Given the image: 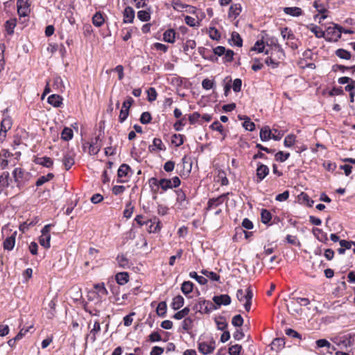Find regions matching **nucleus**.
<instances>
[{"mask_svg": "<svg viewBox=\"0 0 355 355\" xmlns=\"http://www.w3.org/2000/svg\"><path fill=\"white\" fill-rule=\"evenodd\" d=\"M265 45L263 40H258L255 42L254 46L251 48V51H254L258 53H263L264 52L265 54L268 55L269 54V51L266 50L264 51Z\"/></svg>", "mask_w": 355, "mask_h": 355, "instance_id": "obj_33", "label": "nucleus"}, {"mask_svg": "<svg viewBox=\"0 0 355 355\" xmlns=\"http://www.w3.org/2000/svg\"><path fill=\"white\" fill-rule=\"evenodd\" d=\"M261 222L264 224H268L272 219V214L270 211L263 209L261 212Z\"/></svg>", "mask_w": 355, "mask_h": 355, "instance_id": "obj_42", "label": "nucleus"}, {"mask_svg": "<svg viewBox=\"0 0 355 355\" xmlns=\"http://www.w3.org/2000/svg\"><path fill=\"white\" fill-rule=\"evenodd\" d=\"M16 26V21L13 20H8L5 23V28L7 33L9 35H12L14 33L15 27Z\"/></svg>", "mask_w": 355, "mask_h": 355, "instance_id": "obj_52", "label": "nucleus"}, {"mask_svg": "<svg viewBox=\"0 0 355 355\" xmlns=\"http://www.w3.org/2000/svg\"><path fill=\"white\" fill-rule=\"evenodd\" d=\"M193 322V320L190 318H184L182 323V329L185 331L190 330L192 328Z\"/></svg>", "mask_w": 355, "mask_h": 355, "instance_id": "obj_63", "label": "nucleus"}, {"mask_svg": "<svg viewBox=\"0 0 355 355\" xmlns=\"http://www.w3.org/2000/svg\"><path fill=\"white\" fill-rule=\"evenodd\" d=\"M313 233L318 241L322 243H326L328 241L327 234L322 230L315 227L313 229Z\"/></svg>", "mask_w": 355, "mask_h": 355, "instance_id": "obj_27", "label": "nucleus"}, {"mask_svg": "<svg viewBox=\"0 0 355 355\" xmlns=\"http://www.w3.org/2000/svg\"><path fill=\"white\" fill-rule=\"evenodd\" d=\"M252 297L253 293L251 286H248L246 288L245 293H244V291L242 289H239L236 291V298L238 300L241 302H243L244 300L245 301V302L243 304V306L245 311L248 312H249L251 309Z\"/></svg>", "mask_w": 355, "mask_h": 355, "instance_id": "obj_2", "label": "nucleus"}, {"mask_svg": "<svg viewBox=\"0 0 355 355\" xmlns=\"http://www.w3.org/2000/svg\"><path fill=\"white\" fill-rule=\"evenodd\" d=\"M152 119L151 114L148 112H144L141 114L139 121L142 124H148Z\"/></svg>", "mask_w": 355, "mask_h": 355, "instance_id": "obj_58", "label": "nucleus"}, {"mask_svg": "<svg viewBox=\"0 0 355 355\" xmlns=\"http://www.w3.org/2000/svg\"><path fill=\"white\" fill-rule=\"evenodd\" d=\"M134 103V100L132 97L128 96V98L123 103L122 108L120 111L119 121L120 123H123L128 118L129 115V110L132 103Z\"/></svg>", "mask_w": 355, "mask_h": 355, "instance_id": "obj_5", "label": "nucleus"}, {"mask_svg": "<svg viewBox=\"0 0 355 355\" xmlns=\"http://www.w3.org/2000/svg\"><path fill=\"white\" fill-rule=\"evenodd\" d=\"M48 103L55 107H59L62 104V98L58 94H51L48 97Z\"/></svg>", "mask_w": 355, "mask_h": 355, "instance_id": "obj_23", "label": "nucleus"}, {"mask_svg": "<svg viewBox=\"0 0 355 355\" xmlns=\"http://www.w3.org/2000/svg\"><path fill=\"white\" fill-rule=\"evenodd\" d=\"M186 125V116H183L182 118L178 120L175 124L173 125L174 129L176 131H180L182 130V128Z\"/></svg>", "mask_w": 355, "mask_h": 355, "instance_id": "obj_56", "label": "nucleus"}, {"mask_svg": "<svg viewBox=\"0 0 355 355\" xmlns=\"http://www.w3.org/2000/svg\"><path fill=\"white\" fill-rule=\"evenodd\" d=\"M175 39V31L173 29H168L163 34V40L168 43H174Z\"/></svg>", "mask_w": 355, "mask_h": 355, "instance_id": "obj_31", "label": "nucleus"}, {"mask_svg": "<svg viewBox=\"0 0 355 355\" xmlns=\"http://www.w3.org/2000/svg\"><path fill=\"white\" fill-rule=\"evenodd\" d=\"M53 226L51 224L46 225L42 230V235L39 238L40 244L44 248H50L51 235L50 231Z\"/></svg>", "mask_w": 355, "mask_h": 355, "instance_id": "obj_4", "label": "nucleus"}, {"mask_svg": "<svg viewBox=\"0 0 355 355\" xmlns=\"http://www.w3.org/2000/svg\"><path fill=\"white\" fill-rule=\"evenodd\" d=\"M209 35L214 40H219L220 39L219 31L214 27L209 28Z\"/></svg>", "mask_w": 355, "mask_h": 355, "instance_id": "obj_55", "label": "nucleus"}, {"mask_svg": "<svg viewBox=\"0 0 355 355\" xmlns=\"http://www.w3.org/2000/svg\"><path fill=\"white\" fill-rule=\"evenodd\" d=\"M201 273L206 276L207 277L209 278L212 281L215 282H219L220 281V275L216 274L214 272L212 271H208L207 270H202L201 271Z\"/></svg>", "mask_w": 355, "mask_h": 355, "instance_id": "obj_48", "label": "nucleus"}, {"mask_svg": "<svg viewBox=\"0 0 355 355\" xmlns=\"http://www.w3.org/2000/svg\"><path fill=\"white\" fill-rule=\"evenodd\" d=\"M266 44L268 46H272V49L277 52L279 59H284L285 53L282 46L279 44L277 39L271 37L267 40Z\"/></svg>", "mask_w": 355, "mask_h": 355, "instance_id": "obj_9", "label": "nucleus"}, {"mask_svg": "<svg viewBox=\"0 0 355 355\" xmlns=\"http://www.w3.org/2000/svg\"><path fill=\"white\" fill-rule=\"evenodd\" d=\"M184 299L182 295H177L173 299V302L171 304V308L173 310H178L183 306Z\"/></svg>", "mask_w": 355, "mask_h": 355, "instance_id": "obj_30", "label": "nucleus"}, {"mask_svg": "<svg viewBox=\"0 0 355 355\" xmlns=\"http://www.w3.org/2000/svg\"><path fill=\"white\" fill-rule=\"evenodd\" d=\"M184 136L180 134H174L172 136L171 143L175 146L179 147L184 144Z\"/></svg>", "mask_w": 355, "mask_h": 355, "instance_id": "obj_44", "label": "nucleus"}, {"mask_svg": "<svg viewBox=\"0 0 355 355\" xmlns=\"http://www.w3.org/2000/svg\"><path fill=\"white\" fill-rule=\"evenodd\" d=\"M269 168L266 165L261 162H258L256 169V182L257 183L262 182L263 179L269 174Z\"/></svg>", "mask_w": 355, "mask_h": 355, "instance_id": "obj_7", "label": "nucleus"}, {"mask_svg": "<svg viewBox=\"0 0 355 355\" xmlns=\"http://www.w3.org/2000/svg\"><path fill=\"white\" fill-rule=\"evenodd\" d=\"M34 162L36 164H39L49 168L53 167V161L49 157H35Z\"/></svg>", "mask_w": 355, "mask_h": 355, "instance_id": "obj_21", "label": "nucleus"}, {"mask_svg": "<svg viewBox=\"0 0 355 355\" xmlns=\"http://www.w3.org/2000/svg\"><path fill=\"white\" fill-rule=\"evenodd\" d=\"M313 7L320 14H324V13H326L327 12V10L324 7V6L322 3H321L319 0H315L313 2Z\"/></svg>", "mask_w": 355, "mask_h": 355, "instance_id": "obj_60", "label": "nucleus"}, {"mask_svg": "<svg viewBox=\"0 0 355 355\" xmlns=\"http://www.w3.org/2000/svg\"><path fill=\"white\" fill-rule=\"evenodd\" d=\"M100 141L101 139L99 135L92 139L89 148L90 154L96 155L100 151L101 147V145L99 144Z\"/></svg>", "mask_w": 355, "mask_h": 355, "instance_id": "obj_20", "label": "nucleus"}, {"mask_svg": "<svg viewBox=\"0 0 355 355\" xmlns=\"http://www.w3.org/2000/svg\"><path fill=\"white\" fill-rule=\"evenodd\" d=\"M193 284L190 281H185L182 283L181 286L182 292L187 295L191 293L193 289Z\"/></svg>", "mask_w": 355, "mask_h": 355, "instance_id": "obj_38", "label": "nucleus"}, {"mask_svg": "<svg viewBox=\"0 0 355 355\" xmlns=\"http://www.w3.org/2000/svg\"><path fill=\"white\" fill-rule=\"evenodd\" d=\"M12 175L14 178V181L17 184V187L18 188V192L16 193L15 196H17L20 193L26 181L28 180L27 176L28 173L21 168H15L13 170Z\"/></svg>", "mask_w": 355, "mask_h": 355, "instance_id": "obj_1", "label": "nucleus"}, {"mask_svg": "<svg viewBox=\"0 0 355 355\" xmlns=\"http://www.w3.org/2000/svg\"><path fill=\"white\" fill-rule=\"evenodd\" d=\"M335 53L338 58L341 59L349 60L351 58V53L343 49H337Z\"/></svg>", "mask_w": 355, "mask_h": 355, "instance_id": "obj_45", "label": "nucleus"}, {"mask_svg": "<svg viewBox=\"0 0 355 355\" xmlns=\"http://www.w3.org/2000/svg\"><path fill=\"white\" fill-rule=\"evenodd\" d=\"M231 40L236 46L241 47L243 45V40L237 32H232L231 35Z\"/></svg>", "mask_w": 355, "mask_h": 355, "instance_id": "obj_46", "label": "nucleus"}, {"mask_svg": "<svg viewBox=\"0 0 355 355\" xmlns=\"http://www.w3.org/2000/svg\"><path fill=\"white\" fill-rule=\"evenodd\" d=\"M242 10L240 3L232 4L229 8L228 17L233 19H236L241 13Z\"/></svg>", "mask_w": 355, "mask_h": 355, "instance_id": "obj_19", "label": "nucleus"}, {"mask_svg": "<svg viewBox=\"0 0 355 355\" xmlns=\"http://www.w3.org/2000/svg\"><path fill=\"white\" fill-rule=\"evenodd\" d=\"M16 236L17 232H14L10 236L7 237L4 240L3 243V247L4 250L10 251L14 248L15 245Z\"/></svg>", "mask_w": 355, "mask_h": 355, "instance_id": "obj_15", "label": "nucleus"}, {"mask_svg": "<svg viewBox=\"0 0 355 355\" xmlns=\"http://www.w3.org/2000/svg\"><path fill=\"white\" fill-rule=\"evenodd\" d=\"M94 288L96 291V293L100 297H103L108 293L107 289L105 287L104 283L96 284L94 286Z\"/></svg>", "mask_w": 355, "mask_h": 355, "instance_id": "obj_36", "label": "nucleus"}, {"mask_svg": "<svg viewBox=\"0 0 355 355\" xmlns=\"http://www.w3.org/2000/svg\"><path fill=\"white\" fill-rule=\"evenodd\" d=\"M73 130L67 127H65L61 132V138L64 141H69L73 138Z\"/></svg>", "mask_w": 355, "mask_h": 355, "instance_id": "obj_43", "label": "nucleus"}, {"mask_svg": "<svg viewBox=\"0 0 355 355\" xmlns=\"http://www.w3.org/2000/svg\"><path fill=\"white\" fill-rule=\"evenodd\" d=\"M132 171L131 168L126 164H123L118 169L117 175L119 178H128L129 173Z\"/></svg>", "mask_w": 355, "mask_h": 355, "instance_id": "obj_25", "label": "nucleus"}, {"mask_svg": "<svg viewBox=\"0 0 355 355\" xmlns=\"http://www.w3.org/2000/svg\"><path fill=\"white\" fill-rule=\"evenodd\" d=\"M101 328L100 322L98 320H96L94 323L92 329L90 330L89 334L86 336L85 339L87 340L90 336L91 341L92 343L95 342L96 340V336L101 331Z\"/></svg>", "mask_w": 355, "mask_h": 355, "instance_id": "obj_17", "label": "nucleus"}, {"mask_svg": "<svg viewBox=\"0 0 355 355\" xmlns=\"http://www.w3.org/2000/svg\"><path fill=\"white\" fill-rule=\"evenodd\" d=\"M242 346L236 344L229 347L228 352L230 355H239Z\"/></svg>", "mask_w": 355, "mask_h": 355, "instance_id": "obj_57", "label": "nucleus"}, {"mask_svg": "<svg viewBox=\"0 0 355 355\" xmlns=\"http://www.w3.org/2000/svg\"><path fill=\"white\" fill-rule=\"evenodd\" d=\"M285 334L289 337H291L293 338H297L299 340L302 339V335L300 334L298 332H297L295 330H294L293 329H291V328L286 329L285 330Z\"/></svg>", "mask_w": 355, "mask_h": 355, "instance_id": "obj_59", "label": "nucleus"}, {"mask_svg": "<svg viewBox=\"0 0 355 355\" xmlns=\"http://www.w3.org/2000/svg\"><path fill=\"white\" fill-rule=\"evenodd\" d=\"M354 336L351 334L345 335L340 338L337 339V345L341 347H351L354 343Z\"/></svg>", "mask_w": 355, "mask_h": 355, "instance_id": "obj_14", "label": "nucleus"}, {"mask_svg": "<svg viewBox=\"0 0 355 355\" xmlns=\"http://www.w3.org/2000/svg\"><path fill=\"white\" fill-rule=\"evenodd\" d=\"M209 128L213 130L219 132L223 136V139L226 137V133L224 131L223 125L218 121H215L213 122L210 125Z\"/></svg>", "mask_w": 355, "mask_h": 355, "instance_id": "obj_39", "label": "nucleus"}, {"mask_svg": "<svg viewBox=\"0 0 355 355\" xmlns=\"http://www.w3.org/2000/svg\"><path fill=\"white\" fill-rule=\"evenodd\" d=\"M201 115L200 114V113L198 112H195L189 115L188 119L189 121L190 124L193 125L197 123Z\"/></svg>", "mask_w": 355, "mask_h": 355, "instance_id": "obj_64", "label": "nucleus"}, {"mask_svg": "<svg viewBox=\"0 0 355 355\" xmlns=\"http://www.w3.org/2000/svg\"><path fill=\"white\" fill-rule=\"evenodd\" d=\"M105 21L103 15L100 12H96L92 17V23L96 27H101Z\"/></svg>", "mask_w": 355, "mask_h": 355, "instance_id": "obj_35", "label": "nucleus"}, {"mask_svg": "<svg viewBox=\"0 0 355 355\" xmlns=\"http://www.w3.org/2000/svg\"><path fill=\"white\" fill-rule=\"evenodd\" d=\"M229 194V193H223L217 198H212L209 199L206 209L211 210L222 205L225 201H227V196Z\"/></svg>", "mask_w": 355, "mask_h": 355, "instance_id": "obj_6", "label": "nucleus"}, {"mask_svg": "<svg viewBox=\"0 0 355 355\" xmlns=\"http://www.w3.org/2000/svg\"><path fill=\"white\" fill-rule=\"evenodd\" d=\"M238 118L240 120H244L243 123V127L248 131H253L255 129V124L254 122L250 121V119L247 116L239 115Z\"/></svg>", "mask_w": 355, "mask_h": 355, "instance_id": "obj_24", "label": "nucleus"}, {"mask_svg": "<svg viewBox=\"0 0 355 355\" xmlns=\"http://www.w3.org/2000/svg\"><path fill=\"white\" fill-rule=\"evenodd\" d=\"M10 174L8 172L5 171L0 175V194L4 193L8 196V193L5 191L10 184Z\"/></svg>", "mask_w": 355, "mask_h": 355, "instance_id": "obj_13", "label": "nucleus"}, {"mask_svg": "<svg viewBox=\"0 0 355 355\" xmlns=\"http://www.w3.org/2000/svg\"><path fill=\"white\" fill-rule=\"evenodd\" d=\"M214 305L217 306L218 309L222 306H227L231 303V297L227 294H223L220 295H214L212 298Z\"/></svg>", "mask_w": 355, "mask_h": 355, "instance_id": "obj_12", "label": "nucleus"}, {"mask_svg": "<svg viewBox=\"0 0 355 355\" xmlns=\"http://www.w3.org/2000/svg\"><path fill=\"white\" fill-rule=\"evenodd\" d=\"M116 260L119 267H121L122 268H127L129 267V261L124 254H118Z\"/></svg>", "mask_w": 355, "mask_h": 355, "instance_id": "obj_34", "label": "nucleus"}, {"mask_svg": "<svg viewBox=\"0 0 355 355\" xmlns=\"http://www.w3.org/2000/svg\"><path fill=\"white\" fill-rule=\"evenodd\" d=\"M232 324L234 326V327H240L243 325V318H242V316L241 315H234L233 318H232Z\"/></svg>", "mask_w": 355, "mask_h": 355, "instance_id": "obj_61", "label": "nucleus"}, {"mask_svg": "<svg viewBox=\"0 0 355 355\" xmlns=\"http://www.w3.org/2000/svg\"><path fill=\"white\" fill-rule=\"evenodd\" d=\"M137 17L141 21H148L150 19V12L146 10H139L137 12Z\"/></svg>", "mask_w": 355, "mask_h": 355, "instance_id": "obj_53", "label": "nucleus"}, {"mask_svg": "<svg viewBox=\"0 0 355 355\" xmlns=\"http://www.w3.org/2000/svg\"><path fill=\"white\" fill-rule=\"evenodd\" d=\"M156 148L158 150H165L166 147L164 145L162 141L159 138H155L153 141V146H149V150L153 151Z\"/></svg>", "mask_w": 355, "mask_h": 355, "instance_id": "obj_32", "label": "nucleus"}, {"mask_svg": "<svg viewBox=\"0 0 355 355\" xmlns=\"http://www.w3.org/2000/svg\"><path fill=\"white\" fill-rule=\"evenodd\" d=\"M189 277L196 279V281L201 285H205L207 283V279L205 277L198 275L195 271L190 272Z\"/></svg>", "mask_w": 355, "mask_h": 355, "instance_id": "obj_41", "label": "nucleus"}, {"mask_svg": "<svg viewBox=\"0 0 355 355\" xmlns=\"http://www.w3.org/2000/svg\"><path fill=\"white\" fill-rule=\"evenodd\" d=\"M193 309L200 313H209L212 311L218 309V307L211 302L200 298L199 301L193 306Z\"/></svg>", "mask_w": 355, "mask_h": 355, "instance_id": "obj_3", "label": "nucleus"}, {"mask_svg": "<svg viewBox=\"0 0 355 355\" xmlns=\"http://www.w3.org/2000/svg\"><path fill=\"white\" fill-rule=\"evenodd\" d=\"M177 195V202L183 208H187L189 205V200L182 189H180L175 191Z\"/></svg>", "mask_w": 355, "mask_h": 355, "instance_id": "obj_16", "label": "nucleus"}, {"mask_svg": "<svg viewBox=\"0 0 355 355\" xmlns=\"http://www.w3.org/2000/svg\"><path fill=\"white\" fill-rule=\"evenodd\" d=\"M62 162L65 169L69 171L75 163L73 155L71 153L67 152L64 155Z\"/></svg>", "mask_w": 355, "mask_h": 355, "instance_id": "obj_22", "label": "nucleus"}, {"mask_svg": "<svg viewBox=\"0 0 355 355\" xmlns=\"http://www.w3.org/2000/svg\"><path fill=\"white\" fill-rule=\"evenodd\" d=\"M54 178V174L52 173H49L46 175H43L40 177L36 181L35 185L37 187H40L43 185L44 183L51 180Z\"/></svg>", "mask_w": 355, "mask_h": 355, "instance_id": "obj_37", "label": "nucleus"}, {"mask_svg": "<svg viewBox=\"0 0 355 355\" xmlns=\"http://www.w3.org/2000/svg\"><path fill=\"white\" fill-rule=\"evenodd\" d=\"M29 0H17V13L20 17H26L30 13Z\"/></svg>", "mask_w": 355, "mask_h": 355, "instance_id": "obj_8", "label": "nucleus"}, {"mask_svg": "<svg viewBox=\"0 0 355 355\" xmlns=\"http://www.w3.org/2000/svg\"><path fill=\"white\" fill-rule=\"evenodd\" d=\"M198 350L199 352L205 355L211 354L215 349V341L211 339L209 343L206 342L198 343Z\"/></svg>", "mask_w": 355, "mask_h": 355, "instance_id": "obj_10", "label": "nucleus"}, {"mask_svg": "<svg viewBox=\"0 0 355 355\" xmlns=\"http://www.w3.org/2000/svg\"><path fill=\"white\" fill-rule=\"evenodd\" d=\"M167 305L165 302H161L158 304L156 311L159 316L164 317L166 313Z\"/></svg>", "mask_w": 355, "mask_h": 355, "instance_id": "obj_47", "label": "nucleus"}, {"mask_svg": "<svg viewBox=\"0 0 355 355\" xmlns=\"http://www.w3.org/2000/svg\"><path fill=\"white\" fill-rule=\"evenodd\" d=\"M189 307L187 306L182 309L181 311H179L177 313H175L173 315V318L175 320H181L184 318L185 316H187L189 313Z\"/></svg>", "mask_w": 355, "mask_h": 355, "instance_id": "obj_51", "label": "nucleus"}, {"mask_svg": "<svg viewBox=\"0 0 355 355\" xmlns=\"http://www.w3.org/2000/svg\"><path fill=\"white\" fill-rule=\"evenodd\" d=\"M115 279L118 284L124 285L129 281V275L127 272H118Z\"/></svg>", "mask_w": 355, "mask_h": 355, "instance_id": "obj_29", "label": "nucleus"}, {"mask_svg": "<svg viewBox=\"0 0 355 355\" xmlns=\"http://www.w3.org/2000/svg\"><path fill=\"white\" fill-rule=\"evenodd\" d=\"M272 130L268 126L263 127L260 130V139L262 141H266L271 139Z\"/></svg>", "mask_w": 355, "mask_h": 355, "instance_id": "obj_28", "label": "nucleus"}, {"mask_svg": "<svg viewBox=\"0 0 355 355\" xmlns=\"http://www.w3.org/2000/svg\"><path fill=\"white\" fill-rule=\"evenodd\" d=\"M285 340L282 338H277L272 342V349L279 350L284 347Z\"/></svg>", "mask_w": 355, "mask_h": 355, "instance_id": "obj_40", "label": "nucleus"}, {"mask_svg": "<svg viewBox=\"0 0 355 355\" xmlns=\"http://www.w3.org/2000/svg\"><path fill=\"white\" fill-rule=\"evenodd\" d=\"M159 187L164 191H166L169 189H173L170 179L162 178L159 180Z\"/></svg>", "mask_w": 355, "mask_h": 355, "instance_id": "obj_49", "label": "nucleus"}, {"mask_svg": "<svg viewBox=\"0 0 355 355\" xmlns=\"http://www.w3.org/2000/svg\"><path fill=\"white\" fill-rule=\"evenodd\" d=\"M281 35L284 40H293L294 38V35L292 33L291 31L287 27L282 30Z\"/></svg>", "mask_w": 355, "mask_h": 355, "instance_id": "obj_62", "label": "nucleus"}, {"mask_svg": "<svg viewBox=\"0 0 355 355\" xmlns=\"http://www.w3.org/2000/svg\"><path fill=\"white\" fill-rule=\"evenodd\" d=\"M285 14L293 16L299 17L302 15V10L299 7H285L284 8Z\"/></svg>", "mask_w": 355, "mask_h": 355, "instance_id": "obj_26", "label": "nucleus"}, {"mask_svg": "<svg viewBox=\"0 0 355 355\" xmlns=\"http://www.w3.org/2000/svg\"><path fill=\"white\" fill-rule=\"evenodd\" d=\"M343 31V27L338 24H334V26H329L327 29V35H331V40H334L335 41H337L338 39L341 37V33Z\"/></svg>", "mask_w": 355, "mask_h": 355, "instance_id": "obj_11", "label": "nucleus"}, {"mask_svg": "<svg viewBox=\"0 0 355 355\" xmlns=\"http://www.w3.org/2000/svg\"><path fill=\"white\" fill-rule=\"evenodd\" d=\"M123 23H132L135 19V10L130 6H127L123 11Z\"/></svg>", "mask_w": 355, "mask_h": 355, "instance_id": "obj_18", "label": "nucleus"}, {"mask_svg": "<svg viewBox=\"0 0 355 355\" xmlns=\"http://www.w3.org/2000/svg\"><path fill=\"white\" fill-rule=\"evenodd\" d=\"M310 26H311L310 31L314 33L316 37L322 38L324 37V32L319 26L314 24Z\"/></svg>", "mask_w": 355, "mask_h": 355, "instance_id": "obj_50", "label": "nucleus"}, {"mask_svg": "<svg viewBox=\"0 0 355 355\" xmlns=\"http://www.w3.org/2000/svg\"><path fill=\"white\" fill-rule=\"evenodd\" d=\"M289 157V153H284L283 151H279L275 155V159L280 162H285Z\"/></svg>", "mask_w": 355, "mask_h": 355, "instance_id": "obj_54", "label": "nucleus"}]
</instances>
